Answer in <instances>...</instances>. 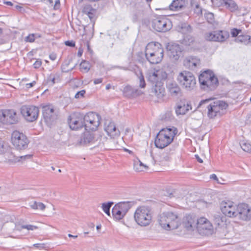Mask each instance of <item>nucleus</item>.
<instances>
[{
	"instance_id": "nucleus-24",
	"label": "nucleus",
	"mask_w": 251,
	"mask_h": 251,
	"mask_svg": "<svg viewBox=\"0 0 251 251\" xmlns=\"http://www.w3.org/2000/svg\"><path fill=\"white\" fill-rule=\"evenodd\" d=\"M187 3L186 0H173L169 7L172 11H179L185 8Z\"/></svg>"
},
{
	"instance_id": "nucleus-25",
	"label": "nucleus",
	"mask_w": 251,
	"mask_h": 251,
	"mask_svg": "<svg viewBox=\"0 0 251 251\" xmlns=\"http://www.w3.org/2000/svg\"><path fill=\"white\" fill-rule=\"evenodd\" d=\"M183 224L188 230H193L194 228H196V220L190 215L186 216L184 219Z\"/></svg>"
},
{
	"instance_id": "nucleus-8",
	"label": "nucleus",
	"mask_w": 251,
	"mask_h": 251,
	"mask_svg": "<svg viewBox=\"0 0 251 251\" xmlns=\"http://www.w3.org/2000/svg\"><path fill=\"white\" fill-rule=\"evenodd\" d=\"M177 80L181 86L187 91H191L196 86L195 77L192 73L189 71L180 72L177 75Z\"/></svg>"
},
{
	"instance_id": "nucleus-44",
	"label": "nucleus",
	"mask_w": 251,
	"mask_h": 251,
	"mask_svg": "<svg viewBox=\"0 0 251 251\" xmlns=\"http://www.w3.org/2000/svg\"><path fill=\"white\" fill-rule=\"evenodd\" d=\"M138 79L139 80V87L141 88H144L146 87V83L144 79V76L141 71L139 72V74L138 75Z\"/></svg>"
},
{
	"instance_id": "nucleus-48",
	"label": "nucleus",
	"mask_w": 251,
	"mask_h": 251,
	"mask_svg": "<svg viewBox=\"0 0 251 251\" xmlns=\"http://www.w3.org/2000/svg\"><path fill=\"white\" fill-rule=\"evenodd\" d=\"M9 149L8 146L4 145V141L0 139V154H4Z\"/></svg>"
},
{
	"instance_id": "nucleus-53",
	"label": "nucleus",
	"mask_w": 251,
	"mask_h": 251,
	"mask_svg": "<svg viewBox=\"0 0 251 251\" xmlns=\"http://www.w3.org/2000/svg\"><path fill=\"white\" fill-rule=\"evenodd\" d=\"M242 32V30L236 28H234L231 30V34L233 37H238L239 34Z\"/></svg>"
},
{
	"instance_id": "nucleus-2",
	"label": "nucleus",
	"mask_w": 251,
	"mask_h": 251,
	"mask_svg": "<svg viewBox=\"0 0 251 251\" xmlns=\"http://www.w3.org/2000/svg\"><path fill=\"white\" fill-rule=\"evenodd\" d=\"M210 99L201 100L198 107L200 108L204 104H207L206 108L208 109L207 116L210 119L215 118L216 117H221L224 114L225 110L228 107V104L225 101L217 100L208 104Z\"/></svg>"
},
{
	"instance_id": "nucleus-1",
	"label": "nucleus",
	"mask_w": 251,
	"mask_h": 251,
	"mask_svg": "<svg viewBox=\"0 0 251 251\" xmlns=\"http://www.w3.org/2000/svg\"><path fill=\"white\" fill-rule=\"evenodd\" d=\"M178 132L175 126L166 127L161 129L157 134L154 141L155 146L159 149H164L170 144Z\"/></svg>"
},
{
	"instance_id": "nucleus-41",
	"label": "nucleus",
	"mask_w": 251,
	"mask_h": 251,
	"mask_svg": "<svg viewBox=\"0 0 251 251\" xmlns=\"http://www.w3.org/2000/svg\"><path fill=\"white\" fill-rule=\"evenodd\" d=\"M147 166L145 165L140 160H138L135 162L134 164V168L136 171L141 172L143 171L144 168Z\"/></svg>"
},
{
	"instance_id": "nucleus-20",
	"label": "nucleus",
	"mask_w": 251,
	"mask_h": 251,
	"mask_svg": "<svg viewBox=\"0 0 251 251\" xmlns=\"http://www.w3.org/2000/svg\"><path fill=\"white\" fill-rule=\"evenodd\" d=\"M95 141V137L94 131L85 130V131L81 134L79 144L85 145L94 143Z\"/></svg>"
},
{
	"instance_id": "nucleus-10",
	"label": "nucleus",
	"mask_w": 251,
	"mask_h": 251,
	"mask_svg": "<svg viewBox=\"0 0 251 251\" xmlns=\"http://www.w3.org/2000/svg\"><path fill=\"white\" fill-rule=\"evenodd\" d=\"M20 112L26 121L31 123L38 119L39 109L33 105H24L20 108Z\"/></svg>"
},
{
	"instance_id": "nucleus-61",
	"label": "nucleus",
	"mask_w": 251,
	"mask_h": 251,
	"mask_svg": "<svg viewBox=\"0 0 251 251\" xmlns=\"http://www.w3.org/2000/svg\"><path fill=\"white\" fill-rule=\"evenodd\" d=\"M57 55L55 52H51L49 55V58L50 60L54 61L56 59Z\"/></svg>"
},
{
	"instance_id": "nucleus-21",
	"label": "nucleus",
	"mask_w": 251,
	"mask_h": 251,
	"mask_svg": "<svg viewBox=\"0 0 251 251\" xmlns=\"http://www.w3.org/2000/svg\"><path fill=\"white\" fill-rule=\"evenodd\" d=\"M123 93L124 97L131 99L141 95L142 92L138 89L133 88L130 85H127L124 88Z\"/></svg>"
},
{
	"instance_id": "nucleus-18",
	"label": "nucleus",
	"mask_w": 251,
	"mask_h": 251,
	"mask_svg": "<svg viewBox=\"0 0 251 251\" xmlns=\"http://www.w3.org/2000/svg\"><path fill=\"white\" fill-rule=\"evenodd\" d=\"M104 130L109 136L113 139L118 138L120 135V130L116 127L114 122L111 121H105Z\"/></svg>"
},
{
	"instance_id": "nucleus-57",
	"label": "nucleus",
	"mask_w": 251,
	"mask_h": 251,
	"mask_svg": "<svg viewBox=\"0 0 251 251\" xmlns=\"http://www.w3.org/2000/svg\"><path fill=\"white\" fill-rule=\"evenodd\" d=\"M65 45L66 46L71 47H75V42L73 40H67L65 42Z\"/></svg>"
},
{
	"instance_id": "nucleus-37",
	"label": "nucleus",
	"mask_w": 251,
	"mask_h": 251,
	"mask_svg": "<svg viewBox=\"0 0 251 251\" xmlns=\"http://www.w3.org/2000/svg\"><path fill=\"white\" fill-rule=\"evenodd\" d=\"M194 41L195 39L193 36L190 35H186L182 40V43L185 46H190Z\"/></svg>"
},
{
	"instance_id": "nucleus-60",
	"label": "nucleus",
	"mask_w": 251,
	"mask_h": 251,
	"mask_svg": "<svg viewBox=\"0 0 251 251\" xmlns=\"http://www.w3.org/2000/svg\"><path fill=\"white\" fill-rule=\"evenodd\" d=\"M37 207V209H40V210H43L44 209H45L46 206L43 203L40 202H38Z\"/></svg>"
},
{
	"instance_id": "nucleus-62",
	"label": "nucleus",
	"mask_w": 251,
	"mask_h": 251,
	"mask_svg": "<svg viewBox=\"0 0 251 251\" xmlns=\"http://www.w3.org/2000/svg\"><path fill=\"white\" fill-rule=\"evenodd\" d=\"M37 202L36 201L30 203V206L33 209H37Z\"/></svg>"
},
{
	"instance_id": "nucleus-5",
	"label": "nucleus",
	"mask_w": 251,
	"mask_h": 251,
	"mask_svg": "<svg viewBox=\"0 0 251 251\" xmlns=\"http://www.w3.org/2000/svg\"><path fill=\"white\" fill-rule=\"evenodd\" d=\"M199 79L201 88L207 92L214 90L219 84L217 77L212 71L209 70L201 73Z\"/></svg>"
},
{
	"instance_id": "nucleus-9",
	"label": "nucleus",
	"mask_w": 251,
	"mask_h": 251,
	"mask_svg": "<svg viewBox=\"0 0 251 251\" xmlns=\"http://www.w3.org/2000/svg\"><path fill=\"white\" fill-rule=\"evenodd\" d=\"M11 142L17 150L21 151L27 148L29 141L22 132L15 130L11 134Z\"/></svg>"
},
{
	"instance_id": "nucleus-14",
	"label": "nucleus",
	"mask_w": 251,
	"mask_h": 251,
	"mask_svg": "<svg viewBox=\"0 0 251 251\" xmlns=\"http://www.w3.org/2000/svg\"><path fill=\"white\" fill-rule=\"evenodd\" d=\"M42 115L48 126H52L57 119V115L54 108L51 105H45L42 107Z\"/></svg>"
},
{
	"instance_id": "nucleus-36",
	"label": "nucleus",
	"mask_w": 251,
	"mask_h": 251,
	"mask_svg": "<svg viewBox=\"0 0 251 251\" xmlns=\"http://www.w3.org/2000/svg\"><path fill=\"white\" fill-rule=\"evenodd\" d=\"M77 77V75L72 76V75H71L70 76V81L69 82V83L71 87L73 89H75L78 87V81Z\"/></svg>"
},
{
	"instance_id": "nucleus-19",
	"label": "nucleus",
	"mask_w": 251,
	"mask_h": 251,
	"mask_svg": "<svg viewBox=\"0 0 251 251\" xmlns=\"http://www.w3.org/2000/svg\"><path fill=\"white\" fill-rule=\"evenodd\" d=\"M166 87L170 95L173 97H176L181 95V90L177 83L173 80L167 82Z\"/></svg>"
},
{
	"instance_id": "nucleus-6",
	"label": "nucleus",
	"mask_w": 251,
	"mask_h": 251,
	"mask_svg": "<svg viewBox=\"0 0 251 251\" xmlns=\"http://www.w3.org/2000/svg\"><path fill=\"white\" fill-rule=\"evenodd\" d=\"M158 222L160 226L167 230L176 229L179 226L177 215L171 211L165 212L160 214Z\"/></svg>"
},
{
	"instance_id": "nucleus-35",
	"label": "nucleus",
	"mask_w": 251,
	"mask_h": 251,
	"mask_svg": "<svg viewBox=\"0 0 251 251\" xmlns=\"http://www.w3.org/2000/svg\"><path fill=\"white\" fill-rule=\"evenodd\" d=\"M112 214L114 218L117 220L122 219L125 216L116 204L112 209Z\"/></svg>"
},
{
	"instance_id": "nucleus-11",
	"label": "nucleus",
	"mask_w": 251,
	"mask_h": 251,
	"mask_svg": "<svg viewBox=\"0 0 251 251\" xmlns=\"http://www.w3.org/2000/svg\"><path fill=\"white\" fill-rule=\"evenodd\" d=\"M152 27L158 32H165L173 27L171 21L165 16H159L152 21Z\"/></svg>"
},
{
	"instance_id": "nucleus-3",
	"label": "nucleus",
	"mask_w": 251,
	"mask_h": 251,
	"mask_svg": "<svg viewBox=\"0 0 251 251\" xmlns=\"http://www.w3.org/2000/svg\"><path fill=\"white\" fill-rule=\"evenodd\" d=\"M145 56L147 60L152 64L160 63L164 56V49L159 43H150L146 46Z\"/></svg>"
},
{
	"instance_id": "nucleus-22",
	"label": "nucleus",
	"mask_w": 251,
	"mask_h": 251,
	"mask_svg": "<svg viewBox=\"0 0 251 251\" xmlns=\"http://www.w3.org/2000/svg\"><path fill=\"white\" fill-rule=\"evenodd\" d=\"M83 28V33H79L81 35L82 38L81 41L83 43L84 46H86L88 51L92 53L93 51L90 48V41L93 37L92 33L90 31H87L86 28L82 25Z\"/></svg>"
},
{
	"instance_id": "nucleus-39",
	"label": "nucleus",
	"mask_w": 251,
	"mask_h": 251,
	"mask_svg": "<svg viewBox=\"0 0 251 251\" xmlns=\"http://www.w3.org/2000/svg\"><path fill=\"white\" fill-rule=\"evenodd\" d=\"M212 229V225L210 222L205 223V224L199 227L198 230L200 232L204 233L205 230H211Z\"/></svg>"
},
{
	"instance_id": "nucleus-46",
	"label": "nucleus",
	"mask_w": 251,
	"mask_h": 251,
	"mask_svg": "<svg viewBox=\"0 0 251 251\" xmlns=\"http://www.w3.org/2000/svg\"><path fill=\"white\" fill-rule=\"evenodd\" d=\"M209 221L204 217H201L200 219L196 220V228L199 229V226H203L206 222H209Z\"/></svg>"
},
{
	"instance_id": "nucleus-26",
	"label": "nucleus",
	"mask_w": 251,
	"mask_h": 251,
	"mask_svg": "<svg viewBox=\"0 0 251 251\" xmlns=\"http://www.w3.org/2000/svg\"><path fill=\"white\" fill-rule=\"evenodd\" d=\"M61 80L60 74L58 73L53 72L48 75L46 79V83L49 86H52L55 83Z\"/></svg>"
},
{
	"instance_id": "nucleus-47",
	"label": "nucleus",
	"mask_w": 251,
	"mask_h": 251,
	"mask_svg": "<svg viewBox=\"0 0 251 251\" xmlns=\"http://www.w3.org/2000/svg\"><path fill=\"white\" fill-rule=\"evenodd\" d=\"M204 16L208 23L213 24L214 22V16L212 13L207 12Z\"/></svg>"
},
{
	"instance_id": "nucleus-42",
	"label": "nucleus",
	"mask_w": 251,
	"mask_h": 251,
	"mask_svg": "<svg viewBox=\"0 0 251 251\" xmlns=\"http://www.w3.org/2000/svg\"><path fill=\"white\" fill-rule=\"evenodd\" d=\"M249 37V35L244 34V35H240L238 36L236 39V42L242 43L245 45L249 44L248 38Z\"/></svg>"
},
{
	"instance_id": "nucleus-34",
	"label": "nucleus",
	"mask_w": 251,
	"mask_h": 251,
	"mask_svg": "<svg viewBox=\"0 0 251 251\" xmlns=\"http://www.w3.org/2000/svg\"><path fill=\"white\" fill-rule=\"evenodd\" d=\"M176 29L183 34L190 32L192 30L191 26L186 23H179L176 26Z\"/></svg>"
},
{
	"instance_id": "nucleus-52",
	"label": "nucleus",
	"mask_w": 251,
	"mask_h": 251,
	"mask_svg": "<svg viewBox=\"0 0 251 251\" xmlns=\"http://www.w3.org/2000/svg\"><path fill=\"white\" fill-rule=\"evenodd\" d=\"M21 227L23 229H27L28 230H34L38 228L37 226L31 225H22Z\"/></svg>"
},
{
	"instance_id": "nucleus-28",
	"label": "nucleus",
	"mask_w": 251,
	"mask_h": 251,
	"mask_svg": "<svg viewBox=\"0 0 251 251\" xmlns=\"http://www.w3.org/2000/svg\"><path fill=\"white\" fill-rule=\"evenodd\" d=\"M223 6L231 12L238 10V6L234 0H223Z\"/></svg>"
},
{
	"instance_id": "nucleus-38",
	"label": "nucleus",
	"mask_w": 251,
	"mask_h": 251,
	"mask_svg": "<svg viewBox=\"0 0 251 251\" xmlns=\"http://www.w3.org/2000/svg\"><path fill=\"white\" fill-rule=\"evenodd\" d=\"M91 68V64L88 61H83L79 64V70L83 72H88Z\"/></svg>"
},
{
	"instance_id": "nucleus-45",
	"label": "nucleus",
	"mask_w": 251,
	"mask_h": 251,
	"mask_svg": "<svg viewBox=\"0 0 251 251\" xmlns=\"http://www.w3.org/2000/svg\"><path fill=\"white\" fill-rule=\"evenodd\" d=\"M157 72V75L160 80L163 82L168 77V74L163 70H156Z\"/></svg>"
},
{
	"instance_id": "nucleus-33",
	"label": "nucleus",
	"mask_w": 251,
	"mask_h": 251,
	"mask_svg": "<svg viewBox=\"0 0 251 251\" xmlns=\"http://www.w3.org/2000/svg\"><path fill=\"white\" fill-rule=\"evenodd\" d=\"M147 79L152 85L156 84L159 82H162L159 79L156 71L149 72L147 74Z\"/></svg>"
},
{
	"instance_id": "nucleus-7",
	"label": "nucleus",
	"mask_w": 251,
	"mask_h": 251,
	"mask_svg": "<svg viewBox=\"0 0 251 251\" xmlns=\"http://www.w3.org/2000/svg\"><path fill=\"white\" fill-rule=\"evenodd\" d=\"M134 218L138 225L141 226H148L152 221L151 210L148 206H140L135 210Z\"/></svg>"
},
{
	"instance_id": "nucleus-51",
	"label": "nucleus",
	"mask_w": 251,
	"mask_h": 251,
	"mask_svg": "<svg viewBox=\"0 0 251 251\" xmlns=\"http://www.w3.org/2000/svg\"><path fill=\"white\" fill-rule=\"evenodd\" d=\"M93 11V8L90 5H85L82 9V12L87 15L90 11Z\"/></svg>"
},
{
	"instance_id": "nucleus-17",
	"label": "nucleus",
	"mask_w": 251,
	"mask_h": 251,
	"mask_svg": "<svg viewBox=\"0 0 251 251\" xmlns=\"http://www.w3.org/2000/svg\"><path fill=\"white\" fill-rule=\"evenodd\" d=\"M237 217L243 221H249L251 220V206L242 203L237 205Z\"/></svg>"
},
{
	"instance_id": "nucleus-64",
	"label": "nucleus",
	"mask_w": 251,
	"mask_h": 251,
	"mask_svg": "<svg viewBox=\"0 0 251 251\" xmlns=\"http://www.w3.org/2000/svg\"><path fill=\"white\" fill-rule=\"evenodd\" d=\"M103 81L102 78H99L94 80V83L95 84H98L101 83Z\"/></svg>"
},
{
	"instance_id": "nucleus-31",
	"label": "nucleus",
	"mask_w": 251,
	"mask_h": 251,
	"mask_svg": "<svg viewBox=\"0 0 251 251\" xmlns=\"http://www.w3.org/2000/svg\"><path fill=\"white\" fill-rule=\"evenodd\" d=\"M135 204L134 201H122L116 204L123 213L126 215L128 211Z\"/></svg>"
},
{
	"instance_id": "nucleus-49",
	"label": "nucleus",
	"mask_w": 251,
	"mask_h": 251,
	"mask_svg": "<svg viewBox=\"0 0 251 251\" xmlns=\"http://www.w3.org/2000/svg\"><path fill=\"white\" fill-rule=\"evenodd\" d=\"M36 39V35L34 33L29 34L25 38V41L26 42L33 43Z\"/></svg>"
},
{
	"instance_id": "nucleus-12",
	"label": "nucleus",
	"mask_w": 251,
	"mask_h": 251,
	"mask_svg": "<svg viewBox=\"0 0 251 251\" xmlns=\"http://www.w3.org/2000/svg\"><path fill=\"white\" fill-rule=\"evenodd\" d=\"M18 115L14 109L0 110V121L6 125L16 124L19 122Z\"/></svg>"
},
{
	"instance_id": "nucleus-43",
	"label": "nucleus",
	"mask_w": 251,
	"mask_h": 251,
	"mask_svg": "<svg viewBox=\"0 0 251 251\" xmlns=\"http://www.w3.org/2000/svg\"><path fill=\"white\" fill-rule=\"evenodd\" d=\"M242 150L246 152L251 151V144L248 142L242 141L240 143Z\"/></svg>"
},
{
	"instance_id": "nucleus-4",
	"label": "nucleus",
	"mask_w": 251,
	"mask_h": 251,
	"mask_svg": "<svg viewBox=\"0 0 251 251\" xmlns=\"http://www.w3.org/2000/svg\"><path fill=\"white\" fill-rule=\"evenodd\" d=\"M79 113L80 125L79 128L84 127L85 130L96 131L100 124L101 116L100 114L94 112H89L82 116Z\"/></svg>"
},
{
	"instance_id": "nucleus-13",
	"label": "nucleus",
	"mask_w": 251,
	"mask_h": 251,
	"mask_svg": "<svg viewBox=\"0 0 251 251\" xmlns=\"http://www.w3.org/2000/svg\"><path fill=\"white\" fill-rule=\"evenodd\" d=\"M220 209L223 214L228 217H237V205L232 201H222L220 203Z\"/></svg>"
},
{
	"instance_id": "nucleus-23",
	"label": "nucleus",
	"mask_w": 251,
	"mask_h": 251,
	"mask_svg": "<svg viewBox=\"0 0 251 251\" xmlns=\"http://www.w3.org/2000/svg\"><path fill=\"white\" fill-rule=\"evenodd\" d=\"M151 92L158 98H162L165 94L164 82H159L157 84L152 85Z\"/></svg>"
},
{
	"instance_id": "nucleus-32",
	"label": "nucleus",
	"mask_w": 251,
	"mask_h": 251,
	"mask_svg": "<svg viewBox=\"0 0 251 251\" xmlns=\"http://www.w3.org/2000/svg\"><path fill=\"white\" fill-rule=\"evenodd\" d=\"M75 114H71L68 118V124L70 128L73 130L78 129V120L75 118Z\"/></svg>"
},
{
	"instance_id": "nucleus-54",
	"label": "nucleus",
	"mask_w": 251,
	"mask_h": 251,
	"mask_svg": "<svg viewBox=\"0 0 251 251\" xmlns=\"http://www.w3.org/2000/svg\"><path fill=\"white\" fill-rule=\"evenodd\" d=\"M33 246L36 249L42 250L47 247V244L45 243H37L33 244Z\"/></svg>"
},
{
	"instance_id": "nucleus-30",
	"label": "nucleus",
	"mask_w": 251,
	"mask_h": 251,
	"mask_svg": "<svg viewBox=\"0 0 251 251\" xmlns=\"http://www.w3.org/2000/svg\"><path fill=\"white\" fill-rule=\"evenodd\" d=\"M191 109V104L188 103L185 104L181 102L177 105L176 109V112L177 115H184Z\"/></svg>"
},
{
	"instance_id": "nucleus-59",
	"label": "nucleus",
	"mask_w": 251,
	"mask_h": 251,
	"mask_svg": "<svg viewBox=\"0 0 251 251\" xmlns=\"http://www.w3.org/2000/svg\"><path fill=\"white\" fill-rule=\"evenodd\" d=\"M60 7V0H55L53 9L55 10H58Z\"/></svg>"
},
{
	"instance_id": "nucleus-16",
	"label": "nucleus",
	"mask_w": 251,
	"mask_h": 251,
	"mask_svg": "<svg viewBox=\"0 0 251 251\" xmlns=\"http://www.w3.org/2000/svg\"><path fill=\"white\" fill-rule=\"evenodd\" d=\"M167 53L170 60L174 62H177L182 54V47L176 44H169L167 46Z\"/></svg>"
},
{
	"instance_id": "nucleus-29",
	"label": "nucleus",
	"mask_w": 251,
	"mask_h": 251,
	"mask_svg": "<svg viewBox=\"0 0 251 251\" xmlns=\"http://www.w3.org/2000/svg\"><path fill=\"white\" fill-rule=\"evenodd\" d=\"M4 158L5 161L10 164H15L20 162V159L17 158L15 155L11 151V149H9L4 153Z\"/></svg>"
},
{
	"instance_id": "nucleus-40",
	"label": "nucleus",
	"mask_w": 251,
	"mask_h": 251,
	"mask_svg": "<svg viewBox=\"0 0 251 251\" xmlns=\"http://www.w3.org/2000/svg\"><path fill=\"white\" fill-rule=\"evenodd\" d=\"M113 204V202L112 201H109L107 203H103L102 204L101 207L103 211L108 216H110V209Z\"/></svg>"
},
{
	"instance_id": "nucleus-55",
	"label": "nucleus",
	"mask_w": 251,
	"mask_h": 251,
	"mask_svg": "<svg viewBox=\"0 0 251 251\" xmlns=\"http://www.w3.org/2000/svg\"><path fill=\"white\" fill-rule=\"evenodd\" d=\"M42 64V62L41 59H37L36 61L33 64V67L35 69L39 68Z\"/></svg>"
},
{
	"instance_id": "nucleus-56",
	"label": "nucleus",
	"mask_w": 251,
	"mask_h": 251,
	"mask_svg": "<svg viewBox=\"0 0 251 251\" xmlns=\"http://www.w3.org/2000/svg\"><path fill=\"white\" fill-rule=\"evenodd\" d=\"M33 154H26L23 156H18L17 158L20 159V161L30 159L32 157Z\"/></svg>"
},
{
	"instance_id": "nucleus-50",
	"label": "nucleus",
	"mask_w": 251,
	"mask_h": 251,
	"mask_svg": "<svg viewBox=\"0 0 251 251\" xmlns=\"http://www.w3.org/2000/svg\"><path fill=\"white\" fill-rule=\"evenodd\" d=\"M214 7H219L223 6V0H211Z\"/></svg>"
},
{
	"instance_id": "nucleus-15",
	"label": "nucleus",
	"mask_w": 251,
	"mask_h": 251,
	"mask_svg": "<svg viewBox=\"0 0 251 251\" xmlns=\"http://www.w3.org/2000/svg\"><path fill=\"white\" fill-rule=\"evenodd\" d=\"M229 36V33L224 30H216L207 32L204 35L205 39L207 41L220 42L225 41Z\"/></svg>"
},
{
	"instance_id": "nucleus-27",
	"label": "nucleus",
	"mask_w": 251,
	"mask_h": 251,
	"mask_svg": "<svg viewBox=\"0 0 251 251\" xmlns=\"http://www.w3.org/2000/svg\"><path fill=\"white\" fill-rule=\"evenodd\" d=\"M200 60L193 56H188L184 61V65L190 70H194Z\"/></svg>"
},
{
	"instance_id": "nucleus-63",
	"label": "nucleus",
	"mask_w": 251,
	"mask_h": 251,
	"mask_svg": "<svg viewBox=\"0 0 251 251\" xmlns=\"http://www.w3.org/2000/svg\"><path fill=\"white\" fill-rule=\"evenodd\" d=\"M196 9L195 10L196 11V12L198 14H201L202 13V9H201V7L200 6L199 4H197L196 5Z\"/></svg>"
},
{
	"instance_id": "nucleus-58",
	"label": "nucleus",
	"mask_w": 251,
	"mask_h": 251,
	"mask_svg": "<svg viewBox=\"0 0 251 251\" xmlns=\"http://www.w3.org/2000/svg\"><path fill=\"white\" fill-rule=\"evenodd\" d=\"M96 13V10L93 8V11H90L89 13L87 14V15L89 17V18L92 20L94 18L95 15Z\"/></svg>"
}]
</instances>
